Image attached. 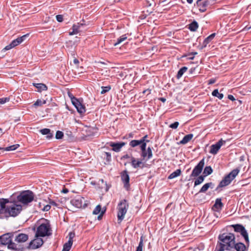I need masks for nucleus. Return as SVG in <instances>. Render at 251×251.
I'll return each instance as SVG.
<instances>
[{"label": "nucleus", "instance_id": "obj_30", "mask_svg": "<svg viewBox=\"0 0 251 251\" xmlns=\"http://www.w3.org/2000/svg\"><path fill=\"white\" fill-rule=\"evenodd\" d=\"M181 173L180 169H177L175 172L171 174L168 176V179H171L174 178L178 176H179Z\"/></svg>", "mask_w": 251, "mask_h": 251}, {"label": "nucleus", "instance_id": "obj_31", "mask_svg": "<svg viewBox=\"0 0 251 251\" xmlns=\"http://www.w3.org/2000/svg\"><path fill=\"white\" fill-rule=\"evenodd\" d=\"M199 27L198 23L194 21L189 25V29L192 31H195Z\"/></svg>", "mask_w": 251, "mask_h": 251}, {"label": "nucleus", "instance_id": "obj_26", "mask_svg": "<svg viewBox=\"0 0 251 251\" xmlns=\"http://www.w3.org/2000/svg\"><path fill=\"white\" fill-rule=\"evenodd\" d=\"M26 37V35H25L22 36V37L17 38L16 39L12 41L11 43L13 45V46L15 47L21 43L22 42L24 41L25 37Z\"/></svg>", "mask_w": 251, "mask_h": 251}, {"label": "nucleus", "instance_id": "obj_39", "mask_svg": "<svg viewBox=\"0 0 251 251\" xmlns=\"http://www.w3.org/2000/svg\"><path fill=\"white\" fill-rule=\"evenodd\" d=\"M204 176H201L198 177V178L195 181L194 186H197L200 184H201L204 180Z\"/></svg>", "mask_w": 251, "mask_h": 251}, {"label": "nucleus", "instance_id": "obj_63", "mask_svg": "<svg viewBox=\"0 0 251 251\" xmlns=\"http://www.w3.org/2000/svg\"><path fill=\"white\" fill-rule=\"evenodd\" d=\"M161 101H162V102H165L166 101V99L164 98H160L159 99Z\"/></svg>", "mask_w": 251, "mask_h": 251}, {"label": "nucleus", "instance_id": "obj_8", "mask_svg": "<svg viewBox=\"0 0 251 251\" xmlns=\"http://www.w3.org/2000/svg\"><path fill=\"white\" fill-rule=\"evenodd\" d=\"M147 144H143L140 146L141 149V156L143 160L147 161L152 158L153 156L152 150L151 147H149L146 149Z\"/></svg>", "mask_w": 251, "mask_h": 251}, {"label": "nucleus", "instance_id": "obj_5", "mask_svg": "<svg viewBox=\"0 0 251 251\" xmlns=\"http://www.w3.org/2000/svg\"><path fill=\"white\" fill-rule=\"evenodd\" d=\"M240 172V169L238 168L233 170L227 175L220 182L217 188H221L229 185L232 180L237 176Z\"/></svg>", "mask_w": 251, "mask_h": 251}, {"label": "nucleus", "instance_id": "obj_37", "mask_svg": "<svg viewBox=\"0 0 251 251\" xmlns=\"http://www.w3.org/2000/svg\"><path fill=\"white\" fill-rule=\"evenodd\" d=\"M46 100H41L40 99L37 100L36 102L33 104V106L36 107L37 106H41L43 104L46 103Z\"/></svg>", "mask_w": 251, "mask_h": 251}, {"label": "nucleus", "instance_id": "obj_2", "mask_svg": "<svg viewBox=\"0 0 251 251\" xmlns=\"http://www.w3.org/2000/svg\"><path fill=\"white\" fill-rule=\"evenodd\" d=\"M11 233H6L0 236V244L2 245H8V248L17 251H23L24 247L23 245H18L12 242Z\"/></svg>", "mask_w": 251, "mask_h": 251}, {"label": "nucleus", "instance_id": "obj_58", "mask_svg": "<svg viewBox=\"0 0 251 251\" xmlns=\"http://www.w3.org/2000/svg\"><path fill=\"white\" fill-rule=\"evenodd\" d=\"M104 211H102L101 212L100 214L98 217V219L99 220H100L101 219L102 216L103 214H104Z\"/></svg>", "mask_w": 251, "mask_h": 251}, {"label": "nucleus", "instance_id": "obj_27", "mask_svg": "<svg viewBox=\"0 0 251 251\" xmlns=\"http://www.w3.org/2000/svg\"><path fill=\"white\" fill-rule=\"evenodd\" d=\"M193 137V134H189L185 135L180 141V144L185 145L189 142Z\"/></svg>", "mask_w": 251, "mask_h": 251}, {"label": "nucleus", "instance_id": "obj_1", "mask_svg": "<svg viewBox=\"0 0 251 251\" xmlns=\"http://www.w3.org/2000/svg\"><path fill=\"white\" fill-rule=\"evenodd\" d=\"M218 242L215 251H231L235 242V235L231 233L220 234Z\"/></svg>", "mask_w": 251, "mask_h": 251}, {"label": "nucleus", "instance_id": "obj_25", "mask_svg": "<svg viewBox=\"0 0 251 251\" xmlns=\"http://www.w3.org/2000/svg\"><path fill=\"white\" fill-rule=\"evenodd\" d=\"M40 132L43 135H47L46 138L48 139H50L53 137V133L51 132V131L49 128H44L40 130Z\"/></svg>", "mask_w": 251, "mask_h": 251}, {"label": "nucleus", "instance_id": "obj_47", "mask_svg": "<svg viewBox=\"0 0 251 251\" xmlns=\"http://www.w3.org/2000/svg\"><path fill=\"white\" fill-rule=\"evenodd\" d=\"M10 99L9 98H2L0 99V104H4L6 102L9 101Z\"/></svg>", "mask_w": 251, "mask_h": 251}, {"label": "nucleus", "instance_id": "obj_64", "mask_svg": "<svg viewBox=\"0 0 251 251\" xmlns=\"http://www.w3.org/2000/svg\"><path fill=\"white\" fill-rule=\"evenodd\" d=\"M187 0V2L189 3V4H191L192 3L193 1V0Z\"/></svg>", "mask_w": 251, "mask_h": 251}, {"label": "nucleus", "instance_id": "obj_35", "mask_svg": "<svg viewBox=\"0 0 251 251\" xmlns=\"http://www.w3.org/2000/svg\"><path fill=\"white\" fill-rule=\"evenodd\" d=\"M213 172V170L210 166H206L204 169L203 174L204 176L210 175Z\"/></svg>", "mask_w": 251, "mask_h": 251}, {"label": "nucleus", "instance_id": "obj_19", "mask_svg": "<svg viewBox=\"0 0 251 251\" xmlns=\"http://www.w3.org/2000/svg\"><path fill=\"white\" fill-rule=\"evenodd\" d=\"M28 238L27 234L24 233H19L15 237V241L16 244H21L26 242Z\"/></svg>", "mask_w": 251, "mask_h": 251}, {"label": "nucleus", "instance_id": "obj_15", "mask_svg": "<svg viewBox=\"0 0 251 251\" xmlns=\"http://www.w3.org/2000/svg\"><path fill=\"white\" fill-rule=\"evenodd\" d=\"M121 179L124 185V187L126 190H129L130 188L129 176L126 170H125L121 173Z\"/></svg>", "mask_w": 251, "mask_h": 251}, {"label": "nucleus", "instance_id": "obj_28", "mask_svg": "<svg viewBox=\"0 0 251 251\" xmlns=\"http://www.w3.org/2000/svg\"><path fill=\"white\" fill-rule=\"evenodd\" d=\"M33 85L37 88L39 92L47 90L48 89L47 86L43 83H33Z\"/></svg>", "mask_w": 251, "mask_h": 251}, {"label": "nucleus", "instance_id": "obj_43", "mask_svg": "<svg viewBox=\"0 0 251 251\" xmlns=\"http://www.w3.org/2000/svg\"><path fill=\"white\" fill-rule=\"evenodd\" d=\"M101 88L102 90L100 93L101 94H104L109 91L111 88V86L109 85L107 86H102Z\"/></svg>", "mask_w": 251, "mask_h": 251}, {"label": "nucleus", "instance_id": "obj_54", "mask_svg": "<svg viewBox=\"0 0 251 251\" xmlns=\"http://www.w3.org/2000/svg\"><path fill=\"white\" fill-rule=\"evenodd\" d=\"M228 99L232 101H234L235 100L234 96L231 95H228Z\"/></svg>", "mask_w": 251, "mask_h": 251}, {"label": "nucleus", "instance_id": "obj_29", "mask_svg": "<svg viewBox=\"0 0 251 251\" xmlns=\"http://www.w3.org/2000/svg\"><path fill=\"white\" fill-rule=\"evenodd\" d=\"M127 34L123 35L122 36H121L117 39L116 42L113 43L114 46H117V45L121 44L124 41L126 40L127 39Z\"/></svg>", "mask_w": 251, "mask_h": 251}, {"label": "nucleus", "instance_id": "obj_59", "mask_svg": "<svg viewBox=\"0 0 251 251\" xmlns=\"http://www.w3.org/2000/svg\"><path fill=\"white\" fill-rule=\"evenodd\" d=\"M198 54V52H192L190 53H189L187 56H191V55H192V56H195V55H196Z\"/></svg>", "mask_w": 251, "mask_h": 251}, {"label": "nucleus", "instance_id": "obj_60", "mask_svg": "<svg viewBox=\"0 0 251 251\" xmlns=\"http://www.w3.org/2000/svg\"><path fill=\"white\" fill-rule=\"evenodd\" d=\"M73 62H74V63L75 64H76V65H78V64H79V61H78V60L77 59H76V58H75V59H74V60H73Z\"/></svg>", "mask_w": 251, "mask_h": 251}, {"label": "nucleus", "instance_id": "obj_21", "mask_svg": "<svg viewBox=\"0 0 251 251\" xmlns=\"http://www.w3.org/2000/svg\"><path fill=\"white\" fill-rule=\"evenodd\" d=\"M234 249L236 251H245L246 249V247L244 244L239 242L237 243H235V242L234 243V246L232 248V250Z\"/></svg>", "mask_w": 251, "mask_h": 251}, {"label": "nucleus", "instance_id": "obj_24", "mask_svg": "<svg viewBox=\"0 0 251 251\" xmlns=\"http://www.w3.org/2000/svg\"><path fill=\"white\" fill-rule=\"evenodd\" d=\"M144 139L140 140H133L129 142V146L132 148H135L139 145L142 146L143 144H146V143H143Z\"/></svg>", "mask_w": 251, "mask_h": 251}, {"label": "nucleus", "instance_id": "obj_22", "mask_svg": "<svg viewBox=\"0 0 251 251\" xmlns=\"http://www.w3.org/2000/svg\"><path fill=\"white\" fill-rule=\"evenodd\" d=\"M223 206L224 205L222 202L221 199L218 198L216 200L215 203L214 204L212 209H215V210L217 211H219L222 209Z\"/></svg>", "mask_w": 251, "mask_h": 251}, {"label": "nucleus", "instance_id": "obj_41", "mask_svg": "<svg viewBox=\"0 0 251 251\" xmlns=\"http://www.w3.org/2000/svg\"><path fill=\"white\" fill-rule=\"evenodd\" d=\"M143 246H144L143 237L141 236L140 238V242H139L138 246L137 247L136 251H143Z\"/></svg>", "mask_w": 251, "mask_h": 251}, {"label": "nucleus", "instance_id": "obj_38", "mask_svg": "<svg viewBox=\"0 0 251 251\" xmlns=\"http://www.w3.org/2000/svg\"><path fill=\"white\" fill-rule=\"evenodd\" d=\"M73 243L71 241H68V242L66 243L63 246V250L64 251H69L71 248Z\"/></svg>", "mask_w": 251, "mask_h": 251}, {"label": "nucleus", "instance_id": "obj_16", "mask_svg": "<svg viewBox=\"0 0 251 251\" xmlns=\"http://www.w3.org/2000/svg\"><path fill=\"white\" fill-rule=\"evenodd\" d=\"M225 143V141H223L222 139H221L215 144H213L211 146L209 152L214 155L216 154L221 146Z\"/></svg>", "mask_w": 251, "mask_h": 251}, {"label": "nucleus", "instance_id": "obj_61", "mask_svg": "<svg viewBox=\"0 0 251 251\" xmlns=\"http://www.w3.org/2000/svg\"><path fill=\"white\" fill-rule=\"evenodd\" d=\"M188 56V59L189 60H193L194 58V56L191 55V56Z\"/></svg>", "mask_w": 251, "mask_h": 251}, {"label": "nucleus", "instance_id": "obj_9", "mask_svg": "<svg viewBox=\"0 0 251 251\" xmlns=\"http://www.w3.org/2000/svg\"><path fill=\"white\" fill-rule=\"evenodd\" d=\"M230 226L233 228L236 232L240 233L241 235L244 238L247 244L249 243L248 233L243 226L240 224L232 225Z\"/></svg>", "mask_w": 251, "mask_h": 251}, {"label": "nucleus", "instance_id": "obj_57", "mask_svg": "<svg viewBox=\"0 0 251 251\" xmlns=\"http://www.w3.org/2000/svg\"><path fill=\"white\" fill-rule=\"evenodd\" d=\"M148 137V135H146L145 136H144L143 137H142L141 139H144V142L143 143H146L147 142H149V140H146V139Z\"/></svg>", "mask_w": 251, "mask_h": 251}, {"label": "nucleus", "instance_id": "obj_18", "mask_svg": "<svg viewBox=\"0 0 251 251\" xmlns=\"http://www.w3.org/2000/svg\"><path fill=\"white\" fill-rule=\"evenodd\" d=\"M126 145L125 142H112L109 143V146L112 148V150L115 152H119L123 147Z\"/></svg>", "mask_w": 251, "mask_h": 251}, {"label": "nucleus", "instance_id": "obj_10", "mask_svg": "<svg viewBox=\"0 0 251 251\" xmlns=\"http://www.w3.org/2000/svg\"><path fill=\"white\" fill-rule=\"evenodd\" d=\"M146 161L143 159H137L131 155V165L134 169H143L147 167Z\"/></svg>", "mask_w": 251, "mask_h": 251}, {"label": "nucleus", "instance_id": "obj_7", "mask_svg": "<svg viewBox=\"0 0 251 251\" xmlns=\"http://www.w3.org/2000/svg\"><path fill=\"white\" fill-rule=\"evenodd\" d=\"M128 208V204L126 200L121 201L118 205V220L121 222L125 218L127 209Z\"/></svg>", "mask_w": 251, "mask_h": 251}, {"label": "nucleus", "instance_id": "obj_50", "mask_svg": "<svg viewBox=\"0 0 251 251\" xmlns=\"http://www.w3.org/2000/svg\"><path fill=\"white\" fill-rule=\"evenodd\" d=\"M51 208L50 205L47 204L45 206H44V208L42 209V210L44 211H49Z\"/></svg>", "mask_w": 251, "mask_h": 251}, {"label": "nucleus", "instance_id": "obj_12", "mask_svg": "<svg viewBox=\"0 0 251 251\" xmlns=\"http://www.w3.org/2000/svg\"><path fill=\"white\" fill-rule=\"evenodd\" d=\"M70 97L71 99L73 104L76 108L77 112L80 114L84 113L86 111L85 105H83L78 99L74 96L71 97L70 96Z\"/></svg>", "mask_w": 251, "mask_h": 251}, {"label": "nucleus", "instance_id": "obj_3", "mask_svg": "<svg viewBox=\"0 0 251 251\" xmlns=\"http://www.w3.org/2000/svg\"><path fill=\"white\" fill-rule=\"evenodd\" d=\"M6 206L5 212H7L9 216L15 217L17 216L22 211V206L21 204H18V202L16 201H9Z\"/></svg>", "mask_w": 251, "mask_h": 251}, {"label": "nucleus", "instance_id": "obj_33", "mask_svg": "<svg viewBox=\"0 0 251 251\" xmlns=\"http://www.w3.org/2000/svg\"><path fill=\"white\" fill-rule=\"evenodd\" d=\"M215 36V33H212L208 36L203 41V46L204 47H206V45L212 40L213 39Z\"/></svg>", "mask_w": 251, "mask_h": 251}, {"label": "nucleus", "instance_id": "obj_40", "mask_svg": "<svg viewBox=\"0 0 251 251\" xmlns=\"http://www.w3.org/2000/svg\"><path fill=\"white\" fill-rule=\"evenodd\" d=\"M19 146H20V145L19 144H15V145H13L9 146L5 148H3V149L2 150H4V151H14L16 149H17L18 148H19Z\"/></svg>", "mask_w": 251, "mask_h": 251}, {"label": "nucleus", "instance_id": "obj_11", "mask_svg": "<svg viewBox=\"0 0 251 251\" xmlns=\"http://www.w3.org/2000/svg\"><path fill=\"white\" fill-rule=\"evenodd\" d=\"M72 205L77 208L85 207L87 206V203L85 202L83 197L80 196H77L71 201Z\"/></svg>", "mask_w": 251, "mask_h": 251}, {"label": "nucleus", "instance_id": "obj_49", "mask_svg": "<svg viewBox=\"0 0 251 251\" xmlns=\"http://www.w3.org/2000/svg\"><path fill=\"white\" fill-rule=\"evenodd\" d=\"M75 234L74 232H71L69 234V239L68 241H71L72 242H73V239L75 237Z\"/></svg>", "mask_w": 251, "mask_h": 251}, {"label": "nucleus", "instance_id": "obj_55", "mask_svg": "<svg viewBox=\"0 0 251 251\" xmlns=\"http://www.w3.org/2000/svg\"><path fill=\"white\" fill-rule=\"evenodd\" d=\"M143 93L147 94V95H149L151 93V90H150V89L145 90L143 91Z\"/></svg>", "mask_w": 251, "mask_h": 251}, {"label": "nucleus", "instance_id": "obj_34", "mask_svg": "<svg viewBox=\"0 0 251 251\" xmlns=\"http://www.w3.org/2000/svg\"><path fill=\"white\" fill-rule=\"evenodd\" d=\"M212 185V182H209L205 184L200 189L199 191L200 193H205L208 189Z\"/></svg>", "mask_w": 251, "mask_h": 251}, {"label": "nucleus", "instance_id": "obj_56", "mask_svg": "<svg viewBox=\"0 0 251 251\" xmlns=\"http://www.w3.org/2000/svg\"><path fill=\"white\" fill-rule=\"evenodd\" d=\"M215 81H216L215 79H210V80H209L208 84H212L214 83L215 82Z\"/></svg>", "mask_w": 251, "mask_h": 251}, {"label": "nucleus", "instance_id": "obj_48", "mask_svg": "<svg viewBox=\"0 0 251 251\" xmlns=\"http://www.w3.org/2000/svg\"><path fill=\"white\" fill-rule=\"evenodd\" d=\"M56 20L58 22H62L63 20V16L61 15H57L56 16Z\"/></svg>", "mask_w": 251, "mask_h": 251}, {"label": "nucleus", "instance_id": "obj_17", "mask_svg": "<svg viewBox=\"0 0 251 251\" xmlns=\"http://www.w3.org/2000/svg\"><path fill=\"white\" fill-rule=\"evenodd\" d=\"M208 4L209 2L207 0H198L197 1V5L201 12H203L206 11V7Z\"/></svg>", "mask_w": 251, "mask_h": 251}, {"label": "nucleus", "instance_id": "obj_14", "mask_svg": "<svg viewBox=\"0 0 251 251\" xmlns=\"http://www.w3.org/2000/svg\"><path fill=\"white\" fill-rule=\"evenodd\" d=\"M43 240L40 237H35L34 239L31 241L28 246V248H31L32 249H36L41 247L43 244Z\"/></svg>", "mask_w": 251, "mask_h": 251}, {"label": "nucleus", "instance_id": "obj_20", "mask_svg": "<svg viewBox=\"0 0 251 251\" xmlns=\"http://www.w3.org/2000/svg\"><path fill=\"white\" fill-rule=\"evenodd\" d=\"M9 200L7 199H2V201L0 202V218H3L4 216L3 215L4 213H7L5 212V209L6 208V204L8 203Z\"/></svg>", "mask_w": 251, "mask_h": 251}, {"label": "nucleus", "instance_id": "obj_46", "mask_svg": "<svg viewBox=\"0 0 251 251\" xmlns=\"http://www.w3.org/2000/svg\"><path fill=\"white\" fill-rule=\"evenodd\" d=\"M179 125V123L178 122H175V123L170 125L169 127L173 129H176Z\"/></svg>", "mask_w": 251, "mask_h": 251}, {"label": "nucleus", "instance_id": "obj_23", "mask_svg": "<svg viewBox=\"0 0 251 251\" xmlns=\"http://www.w3.org/2000/svg\"><path fill=\"white\" fill-rule=\"evenodd\" d=\"M85 24L83 23H77L76 25H74L72 26V30L73 31L72 32H70L69 35H73L75 34H76L79 32V28L84 25Z\"/></svg>", "mask_w": 251, "mask_h": 251}, {"label": "nucleus", "instance_id": "obj_62", "mask_svg": "<svg viewBox=\"0 0 251 251\" xmlns=\"http://www.w3.org/2000/svg\"><path fill=\"white\" fill-rule=\"evenodd\" d=\"M62 192L64 193H67L69 192V191H68V190L67 189L65 188L64 189H63Z\"/></svg>", "mask_w": 251, "mask_h": 251}, {"label": "nucleus", "instance_id": "obj_36", "mask_svg": "<svg viewBox=\"0 0 251 251\" xmlns=\"http://www.w3.org/2000/svg\"><path fill=\"white\" fill-rule=\"evenodd\" d=\"M212 95L214 97L218 98L220 100L222 99L224 97V95L222 93H220L218 89H215L212 92Z\"/></svg>", "mask_w": 251, "mask_h": 251}, {"label": "nucleus", "instance_id": "obj_51", "mask_svg": "<svg viewBox=\"0 0 251 251\" xmlns=\"http://www.w3.org/2000/svg\"><path fill=\"white\" fill-rule=\"evenodd\" d=\"M14 47L13 46V45L12 44V43H11L9 45L6 46L5 48H4V50H10L12 48H14Z\"/></svg>", "mask_w": 251, "mask_h": 251}, {"label": "nucleus", "instance_id": "obj_45", "mask_svg": "<svg viewBox=\"0 0 251 251\" xmlns=\"http://www.w3.org/2000/svg\"><path fill=\"white\" fill-rule=\"evenodd\" d=\"M64 136V133L61 131H57L56 133L55 138L57 139H62Z\"/></svg>", "mask_w": 251, "mask_h": 251}, {"label": "nucleus", "instance_id": "obj_42", "mask_svg": "<svg viewBox=\"0 0 251 251\" xmlns=\"http://www.w3.org/2000/svg\"><path fill=\"white\" fill-rule=\"evenodd\" d=\"M103 158L106 160V162H109L111 160V153L107 152H104L103 154Z\"/></svg>", "mask_w": 251, "mask_h": 251}, {"label": "nucleus", "instance_id": "obj_4", "mask_svg": "<svg viewBox=\"0 0 251 251\" xmlns=\"http://www.w3.org/2000/svg\"><path fill=\"white\" fill-rule=\"evenodd\" d=\"M51 234V229L49 223H43L39 226L35 233V237L50 236Z\"/></svg>", "mask_w": 251, "mask_h": 251}, {"label": "nucleus", "instance_id": "obj_44", "mask_svg": "<svg viewBox=\"0 0 251 251\" xmlns=\"http://www.w3.org/2000/svg\"><path fill=\"white\" fill-rule=\"evenodd\" d=\"M101 206L100 205H97L93 211V214L94 215H97L100 213L101 211Z\"/></svg>", "mask_w": 251, "mask_h": 251}, {"label": "nucleus", "instance_id": "obj_53", "mask_svg": "<svg viewBox=\"0 0 251 251\" xmlns=\"http://www.w3.org/2000/svg\"><path fill=\"white\" fill-rule=\"evenodd\" d=\"M49 203L50 204L55 206H57L58 205V204L54 201L51 200H50Z\"/></svg>", "mask_w": 251, "mask_h": 251}, {"label": "nucleus", "instance_id": "obj_32", "mask_svg": "<svg viewBox=\"0 0 251 251\" xmlns=\"http://www.w3.org/2000/svg\"><path fill=\"white\" fill-rule=\"evenodd\" d=\"M188 70V68L187 67H182L177 72L176 75V78L177 79H179L182 77L184 73H185Z\"/></svg>", "mask_w": 251, "mask_h": 251}, {"label": "nucleus", "instance_id": "obj_13", "mask_svg": "<svg viewBox=\"0 0 251 251\" xmlns=\"http://www.w3.org/2000/svg\"><path fill=\"white\" fill-rule=\"evenodd\" d=\"M204 166V158H203L199 162V163L193 169L192 172L191 174L190 175V177H196L198 176L201 173Z\"/></svg>", "mask_w": 251, "mask_h": 251}, {"label": "nucleus", "instance_id": "obj_6", "mask_svg": "<svg viewBox=\"0 0 251 251\" xmlns=\"http://www.w3.org/2000/svg\"><path fill=\"white\" fill-rule=\"evenodd\" d=\"M17 201L24 204H27L34 199L33 193L29 190L23 191L17 197Z\"/></svg>", "mask_w": 251, "mask_h": 251}, {"label": "nucleus", "instance_id": "obj_52", "mask_svg": "<svg viewBox=\"0 0 251 251\" xmlns=\"http://www.w3.org/2000/svg\"><path fill=\"white\" fill-rule=\"evenodd\" d=\"M127 158H130L131 159V156L128 155V154H126L124 155H123L121 159H127Z\"/></svg>", "mask_w": 251, "mask_h": 251}]
</instances>
